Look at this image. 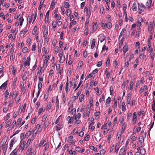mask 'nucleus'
I'll return each mask as SVG.
<instances>
[{
  "mask_svg": "<svg viewBox=\"0 0 155 155\" xmlns=\"http://www.w3.org/2000/svg\"><path fill=\"white\" fill-rule=\"evenodd\" d=\"M155 27V21L153 20L152 22H150L149 23V25L148 27V31L150 32V33H151V31Z\"/></svg>",
  "mask_w": 155,
  "mask_h": 155,
  "instance_id": "1",
  "label": "nucleus"
},
{
  "mask_svg": "<svg viewBox=\"0 0 155 155\" xmlns=\"http://www.w3.org/2000/svg\"><path fill=\"white\" fill-rule=\"evenodd\" d=\"M137 115L136 112H134L132 115V122L134 124H135L137 121Z\"/></svg>",
  "mask_w": 155,
  "mask_h": 155,
  "instance_id": "2",
  "label": "nucleus"
},
{
  "mask_svg": "<svg viewBox=\"0 0 155 155\" xmlns=\"http://www.w3.org/2000/svg\"><path fill=\"white\" fill-rule=\"evenodd\" d=\"M147 49L149 52L150 53L153 52V48H151V44L150 40H148L147 41Z\"/></svg>",
  "mask_w": 155,
  "mask_h": 155,
  "instance_id": "3",
  "label": "nucleus"
},
{
  "mask_svg": "<svg viewBox=\"0 0 155 155\" xmlns=\"http://www.w3.org/2000/svg\"><path fill=\"white\" fill-rule=\"evenodd\" d=\"M63 127V124L62 122L59 123L56 127L57 131L62 129Z\"/></svg>",
  "mask_w": 155,
  "mask_h": 155,
  "instance_id": "4",
  "label": "nucleus"
},
{
  "mask_svg": "<svg viewBox=\"0 0 155 155\" xmlns=\"http://www.w3.org/2000/svg\"><path fill=\"white\" fill-rule=\"evenodd\" d=\"M30 58L29 57H28L26 59V61L24 63L23 66L25 67L27 65L29 66L30 65Z\"/></svg>",
  "mask_w": 155,
  "mask_h": 155,
  "instance_id": "5",
  "label": "nucleus"
},
{
  "mask_svg": "<svg viewBox=\"0 0 155 155\" xmlns=\"http://www.w3.org/2000/svg\"><path fill=\"white\" fill-rule=\"evenodd\" d=\"M126 150L125 147H122L120 150L119 155H125L126 154Z\"/></svg>",
  "mask_w": 155,
  "mask_h": 155,
  "instance_id": "6",
  "label": "nucleus"
},
{
  "mask_svg": "<svg viewBox=\"0 0 155 155\" xmlns=\"http://www.w3.org/2000/svg\"><path fill=\"white\" fill-rule=\"evenodd\" d=\"M143 22V18L141 17L138 18L137 21V26L138 27H140L141 25V22Z\"/></svg>",
  "mask_w": 155,
  "mask_h": 155,
  "instance_id": "7",
  "label": "nucleus"
},
{
  "mask_svg": "<svg viewBox=\"0 0 155 155\" xmlns=\"http://www.w3.org/2000/svg\"><path fill=\"white\" fill-rule=\"evenodd\" d=\"M56 110H58L59 108V103L58 96H57L56 100Z\"/></svg>",
  "mask_w": 155,
  "mask_h": 155,
  "instance_id": "8",
  "label": "nucleus"
},
{
  "mask_svg": "<svg viewBox=\"0 0 155 155\" xmlns=\"http://www.w3.org/2000/svg\"><path fill=\"white\" fill-rule=\"evenodd\" d=\"M65 90L66 93H67L70 91V88L69 87V83L68 78L67 79V81L65 84Z\"/></svg>",
  "mask_w": 155,
  "mask_h": 155,
  "instance_id": "9",
  "label": "nucleus"
},
{
  "mask_svg": "<svg viewBox=\"0 0 155 155\" xmlns=\"http://www.w3.org/2000/svg\"><path fill=\"white\" fill-rule=\"evenodd\" d=\"M131 94L130 93H128L127 97V104H130V101L131 98Z\"/></svg>",
  "mask_w": 155,
  "mask_h": 155,
  "instance_id": "10",
  "label": "nucleus"
},
{
  "mask_svg": "<svg viewBox=\"0 0 155 155\" xmlns=\"http://www.w3.org/2000/svg\"><path fill=\"white\" fill-rule=\"evenodd\" d=\"M128 46L127 44L125 43V45L124 46L123 48V53L124 54L125 53L128 51Z\"/></svg>",
  "mask_w": 155,
  "mask_h": 155,
  "instance_id": "11",
  "label": "nucleus"
},
{
  "mask_svg": "<svg viewBox=\"0 0 155 155\" xmlns=\"http://www.w3.org/2000/svg\"><path fill=\"white\" fill-rule=\"evenodd\" d=\"M97 22H95L93 26V30L92 31V33H93L97 30Z\"/></svg>",
  "mask_w": 155,
  "mask_h": 155,
  "instance_id": "12",
  "label": "nucleus"
},
{
  "mask_svg": "<svg viewBox=\"0 0 155 155\" xmlns=\"http://www.w3.org/2000/svg\"><path fill=\"white\" fill-rule=\"evenodd\" d=\"M138 13L139 14H141V13L142 12L143 10V8L142 7V6L140 4L138 3Z\"/></svg>",
  "mask_w": 155,
  "mask_h": 155,
  "instance_id": "13",
  "label": "nucleus"
},
{
  "mask_svg": "<svg viewBox=\"0 0 155 155\" xmlns=\"http://www.w3.org/2000/svg\"><path fill=\"white\" fill-rule=\"evenodd\" d=\"M105 38V36L102 34H100L99 36V39L100 40L101 42H103Z\"/></svg>",
  "mask_w": 155,
  "mask_h": 155,
  "instance_id": "14",
  "label": "nucleus"
},
{
  "mask_svg": "<svg viewBox=\"0 0 155 155\" xmlns=\"http://www.w3.org/2000/svg\"><path fill=\"white\" fill-rule=\"evenodd\" d=\"M34 139V138L33 137V136H32L31 138L30 139H29L27 142V143L25 145V146H26V147H28L29 144L30 143L31 141V140H33Z\"/></svg>",
  "mask_w": 155,
  "mask_h": 155,
  "instance_id": "15",
  "label": "nucleus"
},
{
  "mask_svg": "<svg viewBox=\"0 0 155 155\" xmlns=\"http://www.w3.org/2000/svg\"><path fill=\"white\" fill-rule=\"evenodd\" d=\"M15 138H14L10 142V147L9 149L10 150H12V147L13 146L14 144L15 143Z\"/></svg>",
  "mask_w": 155,
  "mask_h": 155,
  "instance_id": "16",
  "label": "nucleus"
},
{
  "mask_svg": "<svg viewBox=\"0 0 155 155\" xmlns=\"http://www.w3.org/2000/svg\"><path fill=\"white\" fill-rule=\"evenodd\" d=\"M33 131V130L31 129H30L28 131L26 134L25 137L26 138L28 137L31 135V132Z\"/></svg>",
  "mask_w": 155,
  "mask_h": 155,
  "instance_id": "17",
  "label": "nucleus"
},
{
  "mask_svg": "<svg viewBox=\"0 0 155 155\" xmlns=\"http://www.w3.org/2000/svg\"><path fill=\"white\" fill-rule=\"evenodd\" d=\"M94 122H92L90 124L89 126V129H91L92 131H93L95 127L94 126H93V125H94Z\"/></svg>",
  "mask_w": 155,
  "mask_h": 155,
  "instance_id": "18",
  "label": "nucleus"
},
{
  "mask_svg": "<svg viewBox=\"0 0 155 155\" xmlns=\"http://www.w3.org/2000/svg\"><path fill=\"white\" fill-rule=\"evenodd\" d=\"M139 140L140 145H142V143L144 141V139L143 138V136H141L139 137Z\"/></svg>",
  "mask_w": 155,
  "mask_h": 155,
  "instance_id": "19",
  "label": "nucleus"
},
{
  "mask_svg": "<svg viewBox=\"0 0 155 155\" xmlns=\"http://www.w3.org/2000/svg\"><path fill=\"white\" fill-rule=\"evenodd\" d=\"M152 4V0H148L146 4V5L148 6V8H150Z\"/></svg>",
  "mask_w": 155,
  "mask_h": 155,
  "instance_id": "20",
  "label": "nucleus"
},
{
  "mask_svg": "<svg viewBox=\"0 0 155 155\" xmlns=\"http://www.w3.org/2000/svg\"><path fill=\"white\" fill-rule=\"evenodd\" d=\"M122 131H124L125 130L127 127V124L126 122H124L122 124Z\"/></svg>",
  "mask_w": 155,
  "mask_h": 155,
  "instance_id": "21",
  "label": "nucleus"
},
{
  "mask_svg": "<svg viewBox=\"0 0 155 155\" xmlns=\"http://www.w3.org/2000/svg\"><path fill=\"white\" fill-rule=\"evenodd\" d=\"M26 147V146H25V145L21 143L20 145L18 150L20 151H22L24 150V147Z\"/></svg>",
  "mask_w": 155,
  "mask_h": 155,
  "instance_id": "22",
  "label": "nucleus"
},
{
  "mask_svg": "<svg viewBox=\"0 0 155 155\" xmlns=\"http://www.w3.org/2000/svg\"><path fill=\"white\" fill-rule=\"evenodd\" d=\"M122 110L123 111H125L126 110V107L125 103L123 102L122 103Z\"/></svg>",
  "mask_w": 155,
  "mask_h": 155,
  "instance_id": "23",
  "label": "nucleus"
},
{
  "mask_svg": "<svg viewBox=\"0 0 155 155\" xmlns=\"http://www.w3.org/2000/svg\"><path fill=\"white\" fill-rule=\"evenodd\" d=\"M95 40L93 39L92 41V43L91 45V48L92 49H93L95 46Z\"/></svg>",
  "mask_w": 155,
  "mask_h": 155,
  "instance_id": "24",
  "label": "nucleus"
},
{
  "mask_svg": "<svg viewBox=\"0 0 155 155\" xmlns=\"http://www.w3.org/2000/svg\"><path fill=\"white\" fill-rule=\"evenodd\" d=\"M32 150V147H29L28 150L27 151V153L28 154H29V155H32V153L31 152V150Z\"/></svg>",
  "mask_w": 155,
  "mask_h": 155,
  "instance_id": "25",
  "label": "nucleus"
},
{
  "mask_svg": "<svg viewBox=\"0 0 155 155\" xmlns=\"http://www.w3.org/2000/svg\"><path fill=\"white\" fill-rule=\"evenodd\" d=\"M140 59H145L146 58V55H144V53H141L140 55Z\"/></svg>",
  "mask_w": 155,
  "mask_h": 155,
  "instance_id": "26",
  "label": "nucleus"
},
{
  "mask_svg": "<svg viewBox=\"0 0 155 155\" xmlns=\"http://www.w3.org/2000/svg\"><path fill=\"white\" fill-rule=\"evenodd\" d=\"M59 62L60 63H62L64 62V61L65 58L64 56L60 57Z\"/></svg>",
  "mask_w": 155,
  "mask_h": 155,
  "instance_id": "27",
  "label": "nucleus"
},
{
  "mask_svg": "<svg viewBox=\"0 0 155 155\" xmlns=\"http://www.w3.org/2000/svg\"><path fill=\"white\" fill-rule=\"evenodd\" d=\"M66 12V15L68 16H70L71 13V10L69 9L67 10Z\"/></svg>",
  "mask_w": 155,
  "mask_h": 155,
  "instance_id": "28",
  "label": "nucleus"
},
{
  "mask_svg": "<svg viewBox=\"0 0 155 155\" xmlns=\"http://www.w3.org/2000/svg\"><path fill=\"white\" fill-rule=\"evenodd\" d=\"M64 7L66 8H68L69 7L70 5L69 3L66 2H64Z\"/></svg>",
  "mask_w": 155,
  "mask_h": 155,
  "instance_id": "29",
  "label": "nucleus"
},
{
  "mask_svg": "<svg viewBox=\"0 0 155 155\" xmlns=\"http://www.w3.org/2000/svg\"><path fill=\"white\" fill-rule=\"evenodd\" d=\"M34 15V14H32L31 16H28V21L29 22H31L32 20V18H33Z\"/></svg>",
  "mask_w": 155,
  "mask_h": 155,
  "instance_id": "30",
  "label": "nucleus"
},
{
  "mask_svg": "<svg viewBox=\"0 0 155 155\" xmlns=\"http://www.w3.org/2000/svg\"><path fill=\"white\" fill-rule=\"evenodd\" d=\"M48 30L47 29H44L43 32V37L45 38L47 37L48 35Z\"/></svg>",
  "mask_w": 155,
  "mask_h": 155,
  "instance_id": "31",
  "label": "nucleus"
},
{
  "mask_svg": "<svg viewBox=\"0 0 155 155\" xmlns=\"http://www.w3.org/2000/svg\"><path fill=\"white\" fill-rule=\"evenodd\" d=\"M77 22L76 21H74L73 22L71 21L70 22V25L69 27V29H70L72 26V25H74L76 24Z\"/></svg>",
  "mask_w": 155,
  "mask_h": 155,
  "instance_id": "32",
  "label": "nucleus"
},
{
  "mask_svg": "<svg viewBox=\"0 0 155 155\" xmlns=\"http://www.w3.org/2000/svg\"><path fill=\"white\" fill-rule=\"evenodd\" d=\"M54 17L56 18V19L58 20H60L61 19V17L60 16L58 15L57 14H56L54 15Z\"/></svg>",
  "mask_w": 155,
  "mask_h": 155,
  "instance_id": "33",
  "label": "nucleus"
},
{
  "mask_svg": "<svg viewBox=\"0 0 155 155\" xmlns=\"http://www.w3.org/2000/svg\"><path fill=\"white\" fill-rule=\"evenodd\" d=\"M132 9L134 11H136L137 10V8L136 6V4L134 3L132 7Z\"/></svg>",
  "mask_w": 155,
  "mask_h": 155,
  "instance_id": "34",
  "label": "nucleus"
},
{
  "mask_svg": "<svg viewBox=\"0 0 155 155\" xmlns=\"http://www.w3.org/2000/svg\"><path fill=\"white\" fill-rule=\"evenodd\" d=\"M7 82L6 81H5V82H4L3 84L0 87V89H1L3 88H4V87H5L7 85Z\"/></svg>",
  "mask_w": 155,
  "mask_h": 155,
  "instance_id": "35",
  "label": "nucleus"
},
{
  "mask_svg": "<svg viewBox=\"0 0 155 155\" xmlns=\"http://www.w3.org/2000/svg\"><path fill=\"white\" fill-rule=\"evenodd\" d=\"M45 141L44 140H42L39 144V146H44L45 144Z\"/></svg>",
  "mask_w": 155,
  "mask_h": 155,
  "instance_id": "36",
  "label": "nucleus"
},
{
  "mask_svg": "<svg viewBox=\"0 0 155 155\" xmlns=\"http://www.w3.org/2000/svg\"><path fill=\"white\" fill-rule=\"evenodd\" d=\"M84 95L82 94L80 95L79 96V101L80 102H81L83 100H84Z\"/></svg>",
  "mask_w": 155,
  "mask_h": 155,
  "instance_id": "37",
  "label": "nucleus"
},
{
  "mask_svg": "<svg viewBox=\"0 0 155 155\" xmlns=\"http://www.w3.org/2000/svg\"><path fill=\"white\" fill-rule=\"evenodd\" d=\"M83 64V63L82 61H80L78 64L77 68H78L79 69H80L81 68Z\"/></svg>",
  "mask_w": 155,
  "mask_h": 155,
  "instance_id": "38",
  "label": "nucleus"
},
{
  "mask_svg": "<svg viewBox=\"0 0 155 155\" xmlns=\"http://www.w3.org/2000/svg\"><path fill=\"white\" fill-rule=\"evenodd\" d=\"M37 28V27L36 26H35L32 32V34L33 35H35L36 34Z\"/></svg>",
  "mask_w": 155,
  "mask_h": 155,
  "instance_id": "39",
  "label": "nucleus"
},
{
  "mask_svg": "<svg viewBox=\"0 0 155 155\" xmlns=\"http://www.w3.org/2000/svg\"><path fill=\"white\" fill-rule=\"evenodd\" d=\"M12 122V120H9L8 121L6 122V127H8L11 124Z\"/></svg>",
  "mask_w": 155,
  "mask_h": 155,
  "instance_id": "40",
  "label": "nucleus"
},
{
  "mask_svg": "<svg viewBox=\"0 0 155 155\" xmlns=\"http://www.w3.org/2000/svg\"><path fill=\"white\" fill-rule=\"evenodd\" d=\"M17 153L16 149H14L10 155H17Z\"/></svg>",
  "mask_w": 155,
  "mask_h": 155,
  "instance_id": "41",
  "label": "nucleus"
},
{
  "mask_svg": "<svg viewBox=\"0 0 155 155\" xmlns=\"http://www.w3.org/2000/svg\"><path fill=\"white\" fill-rule=\"evenodd\" d=\"M133 85H134L133 82L132 81H131L130 83V87H128L129 90H131L133 88Z\"/></svg>",
  "mask_w": 155,
  "mask_h": 155,
  "instance_id": "42",
  "label": "nucleus"
},
{
  "mask_svg": "<svg viewBox=\"0 0 155 155\" xmlns=\"http://www.w3.org/2000/svg\"><path fill=\"white\" fill-rule=\"evenodd\" d=\"M89 103H90V106L91 108L93 106V99L91 98L90 99Z\"/></svg>",
  "mask_w": 155,
  "mask_h": 155,
  "instance_id": "43",
  "label": "nucleus"
},
{
  "mask_svg": "<svg viewBox=\"0 0 155 155\" xmlns=\"http://www.w3.org/2000/svg\"><path fill=\"white\" fill-rule=\"evenodd\" d=\"M126 30L125 28H124L122 30V31L121 32L120 34L119 35V38L120 37H121L122 35H124V33L125 32Z\"/></svg>",
  "mask_w": 155,
  "mask_h": 155,
  "instance_id": "44",
  "label": "nucleus"
},
{
  "mask_svg": "<svg viewBox=\"0 0 155 155\" xmlns=\"http://www.w3.org/2000/svg\"><path fill=\"white\" fill-rule=\"evenodd\" d=\"M44 128H46L49 125V122L48 121H46L44 123Z\"/></svg>",
  "mask_w": 155,
  "mask_h": 155,
  "instance_id": "45",
  "label": "nucleus"
},
{
  "mask_svg": "<svg viewBox=\"0 0 155 155\" xmlns=\"http://www.w3.org/2000/svg\"><path fill=\"white\" fill-rule=\"evenodd\" d=\"M119 121L120 123V124L123 123L124 121V117L123 116H121L120 117L119 120Z\"/></svg>",
  "mask_w": 155,
  "mask_h": 155,
  "instance_id": "46",
  "label": "nucleus"
},
{
  "mask_svg": "<svg viewBox=\"0 0 155 155\" xmlns=\"http://www.w3.org/2000/svg\"><path fill=\"white\" fill-rule=\"evenodd\" d=\"M105 74L106 75V78L107 79H109L110 76V72L108 71H106Z\"/></svg>",
  "mask_w": 155,
  "mask_h": 155,
  "instance_id": "47",
  "label": "nucleus"
},
{
  "mask_svg": "<svg viewBox=\"0 0 155 155\" xmlns=\"http://www.w3.org/2000/svg\"><path fill=\"white\" fill-rule=\"evenodd\" d=\"M51 107V103H49L48 104L47 106V109L48 110H49Z\"/></svg>",
  "mask_w": 155,
  "mask_h": 155,
  "instance_id": "48",
  "label": "nucleus"
},
{
  "mask_svg": "<svg viewBox=\"0 0 155 155\" xmlns=\"http://www.w3.org/2000/svg\"><path fill=\"white\" fill-rule=\"evenodd\" d=\"M21 118H19L17 120V124L16 125V127H18V126L19 124L21 122Z\"/></svg>",
  "mask_w": 155,
  "mask_h": 155,
  "instance_id": "49",
  "label": "nucleus"
},
{
  "mask_svg": "<svg viewBox=\"0 0 155 155\" xmlns=\"http://www.w3.org/2000/svg\"><path fill=\"white\" fill-rule=\"evenodd\" d=\"M35 48H36V44L35 43H34L32 45V51H34L35 50Z\"/></svg>",
  "mask_w": 155,
  "mask_h": 155,
  "instance_id": "50",
  "label": "nucleus"
},
{
  "mask_svg": "<svg viewBox=\"0 0 155 155\" xmlns=\"http://www.w3.org/2000/svg\"><path fill=\"white\" fill-rule=\"evenodd\" d=\"M42 87V84L41 82H39L38 84V91H40Z\"/></svg>",
  "mask_w": 155,
  "mask_h": 155,
  "instance_id": "51",
  "label": "nucleus"
},
{
  "mask_svg": "<svg viewBox=\"0 0 155 155\" xmlns=\"http://www.w3.org/2000/svg\"><path fill=\"white\" fill-rule=\"evenodd\" d=\"M140 152L141 154H144L146 153V151L144 149H142L140 150Z\"/></svg>",
  "mask_w": 155,
  "mask_h": 155,
  "instance_id": "52",
  "label": "nucleus"
},
{
  "mask_svg": "<svg viewBox=\"0 0 155 155\" xmlns=\"http://www.w3.org/2000/svg\"><path fill=\"white\" fill-rule=\"evenodd\" d=\"M150 56L151 59H152V60H153L154 59V54L153 52L150 53Z\"/></svg>",
  "mask_w": 155,
  "mask_h": 155,
  "instance_id": "53",
  "label": "nucleus"
},
{
  "mask_svg": "<svg viewBox=\"0 0 155 155\" xmlns=\"http://www.w3.org/2000/svg\"><path fill=\"white\" fill-rule=\"evenodd\" d=\"M113 87L112 86H111L110 87V94L111 95H112L113 94Z\"/></svg>",
  "mask_w": 155,
  "mask_h": 155,
  "instance_id": "54",
  "label": "nucleus"
},
{
  "mask_svg": "<svg viewBox=\"0 0 155 155\" xmlns=\"http://www.w3.org/2000/svg\"><path fill=\"white\" fill-rule=\"evenodd\" d=\"M10 117V113H8L5 118V120H8V119Z\"/></svg>",
  "mask_w": 155,
  "mask_h": 155,
  "instance_id": "55",
  "label": "nucleus"
},
{
  "mask_svg": "<svg viewBox=\"0 0 155 155\" xmlns=\"http://www.w3.org/2000/svg\"><path fill=\"white\" fill-rule=\"evenodd\" d=\"M115 5V2H114V0H111V7L112 8H114Z\"/></svg>",
  "mask_w": 155,
  "mask_h": 155,
  "instance_id": "56",
  "label": "nucleus"
},
{
  "mask_svg": "<svg viewBox=\"0 0 155 155\" xmlns=\"http://www.w3.org/2000/svg\"><path fill=\"white\" fill-rule=\"evenodd\" d=\"M111 101V98L110 97H108L106 101V104H109Z\"/></svg>",
  "mask_w": 155,
  "mask_h": 155,
  "instance_id": "57",
  "label": "nucleus"
},
{
  "mask_svg": "<svg viewBox=\"0 0 155 155\" xmlns=\"http://www.w3.org/2000/svg\"><path fill=\"white\" fill-rule=\"evenodd\" d=\"M90 136L89 135H87L84 138L85 141H88L89 140Z\"/></svg>",
  "mask_w": 155,
  "mask_h": 155,
  "instance_id": "58",
  "label": "nucleus"
},
{
  "mask_svg": "<svg viewBox=\"0 0 155 155\" xmlns=\"http://www.w3.org/2000/svg\"><path fill=\"white\" fill-rule=\"evenodd\" d=\"M104 99V97L103 95H102L101 97L99 99V102L101 103V102L103 101Z\"/></svg>",
  "mask_w": 155,
  "mask_h": 155,
  "instance_id": "59",
  "label": "nucleus"
},
{
  "mask_svg": "<svg viewBox=\"0 0 155 155\" xmlns=\"http://www.w3.org/2000/svg\"><path fill=\"white\" fill-rule=\"evenodd\" d=\"M48 93H46V94L45 95L44 97V99L46 101L47 100V99L48 98Z\"/></svg>",
  "mask_w": 155,
  "mask_h": 155,
  "instance_id": "60",
  "label": "nucleus"
},
{
  "mask_svg": "<svg viewBox=\"0 0 155 155\" xmlns=\"http://www.w3.org/2000/svg\"><path fill=\"white\" fill-rule=\"evenodd\" d=\"M81 117V114L80 113H78L77 115L75 117V119L76 120L77 118H78L79 119Z\"/></svg>",
  "mask_w": 155,
  "mask_h": 155,
  "instance_id": "61",
  "label": "nucleus"
},
{
  "mask_svg": "<svg viewBox=\"0 0 155 155\" xmlns=\"http://www.w3.org/2000/svg\"><path fill=\"white\" fill-rule=\"evenodd\" d=\"M28 48L26 47L24 48L22 50V51L23 53H26L28 51Z\"/></svg>",
  "mask_w": 155,
  "mask_h": 155,
  "instance_id": "62",
  "label": "nucleus"
},
{
  "mask_svg": "<svg viewBox=\"0 0 155 155\" xmlns=\"http://www.w3.org/2000/svg\"><path fill=\"white\" fill-rule=\"evenodd\" d=\"M83 56L85 58H86L87 57V52L86 51H84Z\"/></svg>",
  "mask_w": 155,
  "mask_h": 155,
  "instance_id": "63",
  "label": "nucleus"
},
{
  "mask_svg": "<svg viewBox=\"0 0 155 155\" xmlns=\"http://www.w3.org/2000/svg\"><path fill=\"white\" fill-rule=\"evenodd\" d=\"M107 28L109 29L111 28L112 27V24L110 22H108L107 24Z\"/></svg>",
  "mask_w": 155,
  "mask_h": 155,
  "instance_id": "64",
  "label": "nucleus"
}]
</instances>
